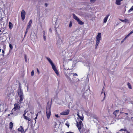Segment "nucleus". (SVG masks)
Here are the masks:
<instances>
[{"mask_svg": "<svg viewBox=\"0 0 133 133\" xmlns=\"http://www.w3.org/2000/svg\"><path fill=\"white\" fill-rule=\"evenodd\" d=\"M128 37L127 36H126L125 37V38L123 39V40L121 41V44H122V43H123V42H124V41H125V39Z\"/></svg>", "mask_w": 133, "mask_h": 133, "instance_id": "b1692460", "label": "nucleus"}, {"mask_svg": "<svg viewBox=\"0 0 133 133\" xmlns=\"http://www.w3.org/2000/svg\"><path fill=\"white\" fill-rule=\"evenodd\" d=\"M124 22L128 23H129V20L125 18L124 19Z\"/></svg>", "mask_w": 133, "mask_h": 133, "instance_id": "bb28decb", "label": "nucleus"}, {"mask_svg": "<svg viewBox=\"0 0 133 133\" xmlns=\"http://www.w3.org/2000/svg\"><path fill=\"white\" fill-rule=\"evenodd\" d=\"M0 105H1V104H0Z\"/></svg>", "mask_w": 133, "mask_h": 133, "instance_id": "5fc2aeb1", "label": "nucleus"}, {"mask_svg": "<svg viewBox=\"0 0 133 133\" xmlns=\"http://www.w3.org/2000/svg\"><path fill=\"white\" fill-rule=\"evenodd\" d=\"M119 19L120 21H121L122 22H124V20H122L121 19Z\"/></svg>", "mask_w": 133, "mask_h": 133, "instance_id": "e433bc0d", "label": "nucleus"}, {"mask_svg": "<svg viewBox=\"0 0 133 133\" xmlns=\"http://www.w3.org/2000/svg\"><path fill=\"white\" fill-rule=\"evenodd\" d=\"M66 133H74L72 132H66Z\"/></svg>", "mask_w": 133, "mask_h": 133, "instance_id": "49530a36", "label": "nucleus"}, {"mask_svg": "<svg viewBox=\"0 0 133 133\" xmlns=\"http://www.w3.org/2000/svg\"><path fill=\"white\" fill-rule=\"evenodd\" d=\"M32 19H31L30 20L29 22L27 24L26 29L29 30L30 28L31 27V24L32 23Z\"/></svg>", "mask_w": 133, "mask_h": 133, "instance_id": "9d476101", "label": "nucleus"}, {"mask_svg": "<svg viewBox=\"0 0 133 133\" xmlns=\"http://www.w3.org/2000/svg\"><path fill=\"white\" fill-rule=\"evenodd\" d=\"M1 30H0V32H1Z\"/></svg>", "mask_w": 133, "mask_h": 133, "instance_id": "864d4df0", "label": "nucleus"}, {"mask_svg": "<svg viewBox=\"0 0 133 133\" xmlns=\"http://www.w3.org/2000/svg\"><path fill=\"white\" fill-rule=\"evenodd\" d=\"M119 111V110H116L113 113V114L115 115V116H116L117 113Z\"/></svg>", "mask_w": 133, "mask_h": 133, "instance_id": "4be33fe9", "label": "nucleus"}, {"mask_svg": "<svg viewBox=\"0 0 133 133\" xmlns=\"http://www.w3.org/2000/svg\"><path fill=\"white\" fill-rule=\"evenodd\" d=\"M72 15L73 16L74 18L77 21L79 20V19L78 17L76 16L74 14H72Z\"/></svg>", "mask_w": 133, "mask_h": 133, "instance_id": "f3484780", "label": "nucleus"}, {"mask_svg": "<svg viewBox=\"0 0 133 133\" xmlns=\"http://www.w3.org/2000/svg\"><path fill=\"white\" fill-rule=\"evenodd\" d=\"M49 31H50L51 32H52V30H51V28H50L49 29Z\"/></svg>", "mask_w": 133, "mask_h": 133, "instance_id": "37998d69", "label": "nucleus"}, {"mask_svg": "<svg viewBox=\"0 0 133 133\" xmlns=\"http://www.w3.org/2000/svg\"><path fill=\"white\" fill-rule=\"evenodd\" d=\"M24 58H25V62H26L27 60H26V55H25L24 56Z\"/></svg>", "mask_w": 133, "mask_h": 133, "instance_id": "58836bf2", "label": "nucleus"}, {"mask_svg": "<svg viewBox=\"0 0 133 133\" xmlns=\"http://www.w3.org/2000/svg\"><path fill=\"white\" fill-rule=\"evenodd\" d=\"M77 21L78 24L80 25H82L83 24H84V22L82 21H81L79 19Z\"/></svg>", "mask_w": 133, "mask_h": 133, "instance_id": "6ab92c4d", "label": "nucleus"}, {"mask_svg": "<svg viewBox=\"0 0 133 133\" xmlns=\"http://www.w3.org/2000/svg\"><path fill=\"white\" fill-rule=\"evenodd\" d=\"M19 103L17 102L14 104V109L17 110L19 109L20 108V106L19 105Z\"/></svg>", "mask_w": 133, "mask_h": 133, "instance_id": "6e6552de", "label": "nucleus"}, {"mask_svg": "<svg viewBox=\"0 0 133 133\" xmlns=\"http://www.w3.org/2000/svg\"><path fill=\"white\" fill-rule=\"evenodd\" d=\"M37 116H36V117L35 118V121H36V119L37 118Z\"/></svg>", "mask_w": 133, "mask_h": 133, "instance_id": "de8ad7c7", "label": "nucleus"}, {"mask_svg": "<svg viewBox=\"0 0 133 133\" xmlns=\"http://www.w3.org/2000/svg\"><path fill=\"white\" fill-rule=\"evenodd\" d=\"M26 114V112H25L23 115V116L25 119L28 120V121H30V119L28 117L25 116Z\"/></svg>", "mask_w": 133, "mask_h": 133, "instance_id": "9b49d317", "label": "nucleus"}, {"mask_svg": "<svg viewBox=\"0 0 133 133\" xmlns=\"http://www.w3.org/2000/svg\"><path fill=\"white\" fill-rule=\"evenodd\" d=\"M133 32V31H132L127 36L128 37L130 34H132Z\"/></svg>", "mask_w": 133, "mask_h": 133, "instance_id": "c85d7f7f", "label": "nucleus"}, {"mask_svg": "<svg viewBox=\"0 0 133 133\" xmlns=\"http://www.w3.org/2000/svg\"><path fill=\"white\" fill-rule=\"evenodd\" d=\"M34 75V71L32 70L31 72V76H33Z\"/></svg>", "mask_w": 133, "mask_h": 133, "instance_id": "c756f323", "label": "nucleus"}, {"mask_svg": "<svg viewBox=\"0 0 133 133\" xmlns=\"http://www.w3.org/2000/svg\"><path fill=\"white\" fill-rule=\"evenodd\" d=\"M65 124L68 127V128H69V124L68 122L65 123Z\"/></svg>", "mask_w": 133, "mask_h": 133, "instance_id": "473e14b6", "label": "nucleus"}, {"mask_svg": "<svg viewBox=\"0 0 133 133\" xmlns=\"http://www.w3.org/2000/svg\"><path fill=\"white\" fill-rule=\"evenodd\" d=\"M2 51L3 54V55L4 53V50H2Z\"/></svg>", "mask_w": 133, "mask_h": 133, "instance_id": "a18cd8bd", "label": "nucleus"}, {"mask_svg": "<svg viewBox=\"0 0 133 133\" xmlns=\"http://www.w3.org/2000/svg\"><path fill=\"white\" fill-rule=\"evenodd\" d=\"M77 126L79 130L81 133L82 132L81 131L82 129V127L83 126V124L82 121H79V122H77Z\"/></svg>", "mask_w": 133, "mask_h": 133, "instance_id": "39448f33", "label": "nucleus"}, {"mask_svg": "<svg viewBox=\"0 0 133 133\" xmlns=\"http://www.w3.org/2000/svg\"><path fill=\"white\" fill-rule=\"evenodd\" d=\"M13 26V25L10 22H9V27L10 29H11Z\"/></svg>", "mask_w": 133, "mask_h": 133, "instance_id": "dca6fc26", "label": "nucleus"}, {"mask_svg": "<svg viewBox=\"0 0 133 133\" xmlns=\"http://www.w3.org/2000/svg\"><path fill=\"white\" fill-rule=\"evenodd\" d=\"M2 50L1 49V48H0V52H1Z\"/></svg>", "mask_w": 133, "mask_h": 133, "instance_id": "8fccbe9b", "label": "nucleus"}, {"mask_svg": "<svg viewBox=\"0 0 133 133\" xmlns=\"http://www.w3.org/2000/svg\"><path fill=\"white\" fill-rule=\"evenodd\" d=\"M55 116L57 118H58L59 117V116L58 114L55 115Z\"/></svg>", "mask_w": 133, "mask_h": 133, "instance_id": "a19ab883", "label": "nucleus"}, {"mask_svg": "<svg viewBox=\"0 0 133 133\" xmlns=\"http://www.w3.org/2000/svg\"><path fill=\"white\" fill-rule=\"evenodd\" d=\"M69 112V110L68 109L66 111H63L61 113V115H68Z\"/></svg>", "mask_w": 133, "mask_h": 133, "instance_id": "1a4fd4ad", "label": "nucleus"}, {"mask_svg": "<svg viewBox=\"0 0 133 133\" xmlns=\"http://www.w3.org/2000/svg\"><path fill=\"white\" fill-rule=\"evenodd\" d=\"M123 131L125 132H126V133H130L129 132H128L126 129L125 128H124V129H121L119 130V131Z\"/></svg>", "mask_w": 133, "mask_h": 133, "instance_id": "aec40b11", "label": "nucleus"}, {"mask_svg": "<svg viewBox=\"0 0 133 133\" xmlns=\"http://www.w3.org/2000/svg\"><path fill=\"white\" fill-rule=\"evenodd\" d=\"M9 46L10 47V50H11L13 48V46L11 44H10Z\"/></svg>", "mask_w": 133, "mask_h": 133, "instance_id": "cd10ccee", "label": "nucleus"}, {"mask_svg": "<svg viewBox=\"0 0 133 133\" xmlns=\"http://www.w3.org/2000/svg\"><path fill=\"white\" fill-rule=\"evenodd\" d=\"M72 74H73V76H77V74L76 73H73Z\"/></svg>", "mask_w": 133, "mask_h": 133, "instance_id": "4c0bfd02", "label": "nucleus"}, {"mask_svg": "<svg viewBox=\"0 0 133 133\" xmlns=\"http://www.w3.org/2000/svg\"><path fill=\"white\" fill-rule=\"evenodd\" d=\"M90 2L92 3H94L96 1V0H90Z\"/></svg>", "mask_w": 133, "mask_h": 133, "instance_id": "f704fd0d", "label": "nucleus"}, {"mask_svg": "<svg viewBox=\"0 0 133 133\" xmlns=\"http://www.w3.org/2000/svg\"><path fill=\"white\" fill-rule=\"evenodd\" d=\"M27 130V129H25V131H24V128L23 127L21 126H20L19 128L18 129V131L20 132H21V133H23L24 132H25Z\"/></svg>", "mask_w": 133, "mask_h": 133, "instance_id": "423d86ee", "label": "nucleus"}, {"mask_svg": "<svg viewBox=\"0 0 133 133\" xmlns=\"http://www.w3.org/2000/svg\"><path fill=\"white\" fill-rule=\"evenodd\" d=\"M18 95L19 98V102L21 103L24 99V96L22 90L21 88H19L18 91Z\"/></svg>", "mask_w": 133, "mask_h": 133, "instance_id": "7ed1b4c3", "label": "nucleus"}, {"mask_svg": "<svg viewBox=\"0 0 133 133\" xmlns=\"http://www.w3.org/2000/svg\"><path fill=\"white\" fill-rule=\"evenodd\" d=\"M104 97H105V92H104Z\"/></svg>", "mask_w": 133, "mask_h": 133, "instance_id": "09e8293b", "label": "nucleus"}, {"mask_svg": "<svg viewBox=\"0 0 133 133\" xmlns=\"http://www.w3.org/2000/svg\"><path fill=\"white\" fill-rule=\"evenodd\" d=\"M101 33H98L96 37V42L95 48H97L98 45L99 44L101 40Z\"/></svg>", "mask_w": 133, "mask_h": 133, "instance_id": "20e7f679", "label": "nucleus"}, {"mask_svg": "<svg viewBox=\"0 0 133 133\" xmlns=\"http://www.w3.org/2000/svg\"><path fill=\"white\" fill-rule=\"evenodd\" d=\"M65 74L67 79H68L70 81H71V78L67 74Z\"/></svg>", "mask_w": 133, "mask_h": 133, "instance_id": "5701e85b", "label": "nucleus"}, {"mask_svg": "<svg viewBox=\"0 0 133 133\" xmlns=\"http://www.w3.org/2000/svg\"><path fill=\"white\" fill-rule=\"evenodd\" d=\"M47 59L48 61L49 62L50 64L51 65L52 68L54 71L55 72L56 74L57 75H59V74L58 70L56 68V66L54 65V64L53 63L52 61L51 60V59L47 57Z\"/></svg>", "mask_w": 133, "mask_h": 133, "instance_id": "f03ea898", "label": "nucleus"}, {"mask_svg": "<svg viewBox=\"0 0 133 133\" xmlns=\"http://www.w3.org/2000/svg\"><path fill=\"white\" fill-rule=\"evenodd\" d=\"M38 116V114H37L36 115V116Z\"/></svg>", "mask_w": 133, "mask_h": 133, "instance_id": "3c124183", "label": "nucleus"}, {"mask_svg": "<svg viewBox=\"0 0 133 133\" xmlns=\"http://www.w3.org/2000/svg\"><path fill=\"white\" fill-rule=\"evenodd\" d=\"M116 3L118 5H121V2L123 0H116Z\"/></svg>", "mask_w": 133, "mask_h": 133, "instance_id": "2eb2a0df", "label": "nucleus"}, {"mask_svg": "<svg viewBox=\"0 0 133 133\" xmlns=\"http://www.w3.org/2000/svg\"><path fill=\"white\" fill-rule=\"evenodd\" d=\"M127 85L128 86V88L130 89H132L131 86V85L128 82V83H127Z\"/></svg>", "mask_w": 133, "mask_h": 133, "instance_id": "a878e982", "label": "nucleus"}, {"mask_svg": "<svg viewBox=\"0 0 133 133\" xmlns=\"http://www.w3.org/2000/svg\"><path fill=\"white\" fill-rule=\"evenodd\" d=\"M110 16V15L108 14L104 18L103 20L104 22L105 23H106L108 17Z\"/></svg>", "mask_w": 133, "mask_h": 133, "instance_id": "ddd939ff", "label": "nucleus"}, {"mask_svg": "<svg viewBox=\"0 0 133 133\" xmlns=\"http://www.w3.org/2000/svg\"><path fill=\"white\" fill-rule=\"evenodd\" d=\"M103 129L105 130V132L106 133H108L110 132V131L108 130V129L107 127H106L105 128H103Z\"/></svg>", "mask_w": 133, "mask_h": 133, "instance_id": "393cba45", "label": "nucleus"}, {"mask_svg": "<svg viewBox=\"0 0 133 133\" xmlns=\"http://www.w3.org/2000/svg\"><path fill=\"white\" fill-rule=\"evenodd\" d=\"M43 38L44 41H45L46 40V37L45 35L43 36Z\"/></svg>", "mask_w": 133, "mask_h": 133, "instance_id": "c9c22d12", "label": "nucleus"}, {"mask_svg": "<svg viewBox=\"0 0 133 133\" xmlns=\"http://www.w3.org/2000/svg\"><path fill=\"white\" fill-rule=\"evenodd\" d=\"M29 30V29H26V30L25 32V35L24 36H25L26 34L27 33Z\"/></svg>", "mask_w": 133, "mask_h": 133, "instance_id": "72a5a7b5", "label": "nucleus"}, {"mask_svg": "<svg viewBox=\"0 0 133 133\" xmlns=\"http://www.w3.org/2000/svg\"><path fill=\"white\" fill-rule=\"evenodd\" d=\"M45 6L46 7L47 6L48 4H47L46 3L45 4Z\"/></svg>", "mask_w": 133, "mask_h": 133, "instance_id": "c03bdc74", "label": "nucleus"}, {"mask_svg": "<svg viewBox=\"0 0 133 133\" xmlns=\"http://www.w3.org/2000/svg\"><path fill=\"white\" fill-rule=\"evenodd\" d=\"M37 72H38V74H39V73L40 72H39V70L38 69V68L37 69Z\"/></svg>", "mask_w": 133, "mask_h": 133, "instance_id": "ea45409f", "label": "nucleus"}, {"mask_svg": "<svg viewBox=\"0 0 133 133\" xmlns=\"http://www.w3.org/2000/svg\"><path fill=\"white\" fill-rule=\"evenodd\" d=\"M77 116L79 118L81 119V120L82 121H83L84 119V117L83 116H81L79 115L78 114L77 115Z\"/></svg>", "mask_w": 133, "mask_h": 133, "instance_id": "412c9836", "label": "nucleus"}, {"mask_svg": "<svg viewBox=\"0 0 133 133\" xmlns=\"http://www.w3.org/2000/svg\"><path fill=\"white\" fill-rule=\"evenodd\" d=\"M13 124L12 122H11L9 123V128L11 129L13 127Z\"/></svg>", "mask_w": 133, "mask_h": 133, "instance_id": "a211bd4d", "label": "nucleus"}, {"mask_svg": "<svg viewBox=\"0 0 133 133\" xmlns=\"http://www.w3.org/2000/svg\"><path fill=\"white\" fill-rule=\"evenodd\" d=\"M62 43V41L61 39V38H59L57 42V45H61Z\"/></svg>", "mask_w": 133, "mask_h": 133, "instance_id": "4468645a", "label": "nucleus"}, {"mask_svg": "<svg viewBox=\"0 0 133 133\" xmlns=\"http://www.w3.org/2000/svg\"><path fill=\"white\" fill-rule=\"evenodd\" d=\"M125 114L127 115H128V114L127 113H125Z\"/></svg>", "mask_w": 133, "mask_h": 133, "instance_id": "603ef678", "label": "nucleus"}, {"mask_svg": "<svg viewBox=\"0 0 133 133\" xmlns=\"http://www.w3.org/2000/svg\"><path fill=\"white\" fill-rule=\"evenodd\" d=\"M43 36L45 35V32L44 31H43Z\"/></svg>", "mask_w": 133, "mask_h": 133, "instance_id": "79ce46f5", "label": "nucleus"}, {"mask_svg": "<svg viewBox=\"0 0 133 133\" xmlns=\"http://www.w3.org/2000/svg\"><path fill=\"white\" fill-rule=\"evenodd\" d=\"M133 10V5L131 7V8L129 10V11L130 12Z\"/></svg>", "mask_w": 133, "mask_h": 133, "instance_id": "7c9ffc66", "label": "nucleus"}, {"mask_svg": "<svg viewBox=\"0 0 133 133\" xmlns=\"http://www.w3.org/2000/svg\"><path fill=\"white\" fill-rule=\"evenodd\" d=\"M72 23L71 21H70V24L69 26V27H71L72 26Z\"/></svg>", "mask_w": 133, "mask_h": 133, "instance_id": "2f4dec72", "label": "nucleus"}, {"mask_svg": "<svg viewBox=\"0 0 133 133\" xmlns=\"http://www.w3.org/2000/svg\"><path fill=\"white\" fill-rule=\"evenodd\" d=\"M25 15L26 12L24 10H22L21 12V17L22 21H23L24 19Z\"/></svg>", "mask_w": 133, "mask_h": 133, "instance_id": "0eeeda50", "label": "nucleus"}, {"mask_svg": "<svg viewBox=\"0 0 133 133\" xmlns=\"http://www.w3.org/2000/svg\"><path fill=\"white\" fill-rule=\"evenodd\" d=\"M59 123V120L56 119L54 125V127L55 128L57 125H58Z\"/></svg>", "mask_w": 133, "mask_h": 133, "instance_id": "f8f14e48", "label": "nucleus"}, {"mask_svg": "<svg viewBox=\"0 0 133 133\" xmlns=\"http://www.w3.org/2000/svg\"><path fill=\"white\" fill-rule=\"evenodd\" d=\"M51 105L49 104V102H48L47 104L46 110V117L48 119L50 118L51 114Z\"/></svg>", "mask_w": 133, "mask_h": 133, "instance_id": "f257e3e1", "label": "nucleus"}]
</instances>
